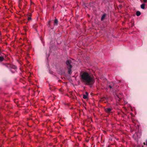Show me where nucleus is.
<instances>
[{
	"mask_svg": "<svg viewBox=\"0 0 147 147\" xmlns=\"http://www.w3.org/2000/svg\"><path fill=\"white\" fill-rule=\"evenodd\" d=\"M81 80L84 84L91 87L95 82V78L87 72H83L81 73Z\"/></svg>",
	"mask_w": 147,
	"mask_h": 147,
	"instance_id": "nucleus-1",
	"label": "nucleus"
},
{
	"mask_svg": "<svg viewBox=\"0 0 147 147\" xmlns=\"http://www.w3.org/2000/svg\"><path fill=\"white\" fill-rule=\"evenodd\" d=\"M67 67L68 69V73L71 74L72 73L71 69L72 67V64L71 61L70 60H67L66 62Z\"/></svg>",
	"mask_w": 147,
	"mask_h": 147,
	"instance_id": "nucleus-2",
	"label": "nucleus"
},
{
	"mask_svg": "<svg viewBox=\"0 0 147 147\" xmlns=\"http://www.w3.org/2000/svg\"><path fill=\"white\" fill-rule=\"evenodd\" d=\"M113 110V108H107L105 109V111L106 112L108 113H111L112 112V111Z\"/></svg>",
	"mask_w": 147,
	"mask_h": 147,
	"instance_id": "nucleus-3",
	"label": "nucleus"
},
{
	"mask_svg": "<svg viewBox=\"0 0 147 147\" xmlns=\"http://www.w3.org/2000/svg\"><path fill=\"white\" fill-rule=\"evenodd\" d=\"M9 66V67L10 68H11L14 69H17V67L15 65H8Z\"/></svg>",
	"mask_w": 147,
	"mask_h": 147,
	"instance_id": "nucleus-4",
	"label": "nucleus"
},
{
	"mask_svg": "<svg viewBox=\"0 0 147 147\" xmlns=\"http://www.w3.org/2000/svg\"><path fill=\"white\" fill-rule=\"evenodd\" d=\"M114 84V83L113 82H111L110 84L109 85H108V86L110 88V89H111V88H113V86H112V85H113Z\"/></svg>",
	"mask_w": 147,
	"mask_h": 147,
	"instance_id": "nucleus-5",
	"label": "nucleus"
},
{
	"mask_svg": "<svg viewBox=\"0 0 147 147\" xmlns=\"http://www.w3.org/2000/svg\"><path fill=\"white\" fill-rule=\"evenodd\" d=\"M107 16V14L106 13H104L102 16L101 18V21H103L105 19V18Z\"/></svg>",
	"mask_w": 147,
	"mask_h": 147,
	"instance_id": "nucleus-6",
	"label": "nucleus"
},
{
	"mask_svg": "<svg viewBox=\"0 0 147 147\" xmlns=\"http://www.w3.org/2000/svg\"><path fill=\"white\" fill-rule=\"evenodd\" d=\"M58 21L57 19L55 18L54 21V26H57L58 24Z\"/></svg>",
	"mask_w": 147,
	"mask_h": 147,
	"instance_id": "nucleus-7",
	"label": "nucleus"
},
{
	"mask_svg": "<svg viewBox=\"0 0 147 147\" xmlns=\"http://www.w3.org/2000/svg\"><path fill=\"white\" fill-rule=\"evenodd\" d=\"M145 4L143 3L141 5V7L142 9H145Z\"/></svg>",
	"mask_w": 147,
	"mask_h": 147,
	"instance_id": "nucleus-8",
	"label": "nucleus"
},
{
	"mask_svg": "<svg viewBox=\"0 0 147 147\" xmlns=\"http://www.w3.org/2000/svg\"><path fill=\"white\" fill-rule=\"evenodd\" d=\"M136 14L137 16H139L140 15L141 13L140 11H138L136 12Z\"/></svg>",
	"mask_w": 147,
	"mask_h": 147,
	"instance_id": "nucleus-9",
	"label": "nucleus"
},
{
	"mask_svg": "<svg viewBox=\"0 0 147 147\" xmlns=\"http://www.w3.org/2000/svg\"><path fill=\"white\" fill-rule=\"evenodd\" d=\"M4 59V57L2 56L0 57V61L2 62Z\"/></svg>",
	"mask_w": 147,
	"mask_h": 147,
	"instance_id": "nucleus-10",
	"label": "nucleus"
},
{
	"mask_svg": "<svg viewBox=\"0 0 147 147\" xmlns=\"http://www.w3.org/2000/svg\"><path fill=\"white\" fill-rule=\"evenodd\" d=\"M83 98L84 99H86L88 98V96L86 94H84L83 95Z\"/></svg>",
	"mask_w": 147,
	"mask_h": 147,
	"instance_id": "nucleus-11",
	"label": "nucleus"
},
{
	"mask_svg": "<svg viewBox=\"0 0 147 147\" xmlns=\"http://www.w3.org/2000/svg\"><path fill=\"white\" fill-rule=\"evenodd\" d=\"M51 22V21H50V20L48 22V24H47V25L48 26V27H50V24Z\"/></svg>",
	"mask_w": 147,
	"mask_h": 147,
	"instance_id": "nucleus-12",
	"label": "nucleus"
},
{
	"mask_svg": "<svg viewBox=\"0 0 147 147\" xmlns=\"http://www.w3.org/2000/svg\"><path fill=\"white\" fill-rule=\"evenodd\" d=\"M8 65H11V64H7L6 65V66L8 67V68H9V66Z\"/></svg>",
	"mask_w": 147,
	"mask_h": 147,
	"instance_id": "nucleus-13",
	"label": "nucleus"
},
{
	"mask_svg": "<svg viewBox=\"0 0 147 147\" xmlns=\"http://www.w3.org/2000/svg\"><path fill=\"white\" fill-rule=\"evenodd\" d=\"M31 19V18L30 17H28V20H30Z\"/></svg>",
	"mask_w": 147,
	"mask_h": 147,
	"instance_id": "nucleus-14",
	"label": "nucleus"
},
{
	"mask_svg": "<svg viewBox=\"0 0 147 147\" xmlns=\"http://www.w3.org/2000/svg\"><path fill=\"white\" fill-rule=\"evenodd\" d=\"M143 1L144 3H146L147 1V0H143Z\"/></svg>",
	"mask_w": 147,
	"mask_h": 147,
	"instance_id": "nucleus-15",
	"label": "nucleus"
},
{
	"mask_svg": "<svg viewBox=\"0 0 147 147\" xmlns=\"http://www.w3.org/2000/svg\"><path fill=\"white\" fill-rule=\"evenodd\" d=\"M86 95H87V96L88 95V93L87 92H86Z\"/></svg>",
	"mask_w": 147,
	"mask_h": 147,
	"instance_id": "nucleus-16",
	"label": "nucleus"
},
{
	"mask_svg": "<svg viewBox=\"0 0 147 147\" xmlns=\"http://www.w3.org/2000/svg\"><path fill=\"white\" fill-rule=\"evenodd\" d=\"M105 98V97H103V98H102V99H103V100H104V99Z\"/></svg>",
	"mask_w": 147,
	"mask_h": 147,
	"instance_id": "nucleus-17",
	"label": "nucleus"
},
{
	"mask_svg": "<svg viewBox=\"0 0 147 147\" xmlns=\"http://www.w3.org/2000/svg\"><path fill=\"white\" fill-rule=\"evenodd\" d=\"M117 97L119 98H120L119 97V96H118L117 95Z\"/></svg>",
	"mask_w": 147,
	"mask_h": 147,
	"instance_id": "nucleus-18",
	"label": "nucleus"
},
{
	"mask_svg": "<svg viewBox=\"0 0 147 147\" xmlns=\"http://www.w3.org/2000/svg\"><path fill=\"white\" fill-rule=\"evenodd\" d=\"M146 145L147 146V140H146Z\"/></svg>",
	"mask_w": 147,
	"mask_h": 147,
	"instance_id": "nucleus-19",
	"label": "nucleus"
}]
</instances>
